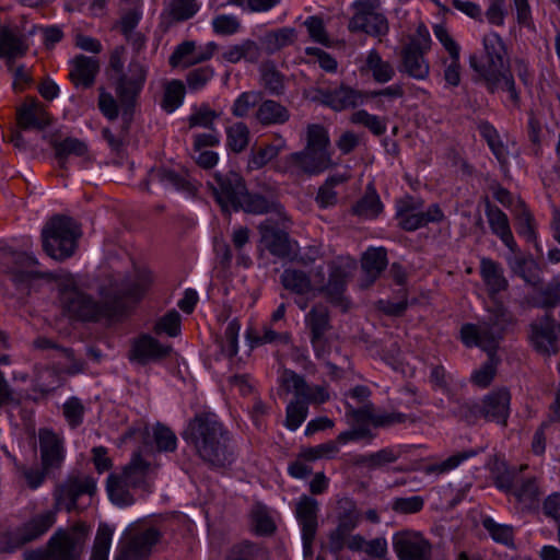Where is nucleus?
<instances>
[{"instance_id":"nucleus-23","label":"nucleus","mask_w":560,"mask_h":560,"mask_svg":"<svg viewBox=\"0 0 560 560\" xmlns=\"http://www.w3.org/2000/svg\"><path fill=\"white\" fill-rule=\"evenodd\" d=\"M38 441L44 469H59L66 457L63 438L50 429H40L38 431Z\"/></svg>"},{"instance_id":"nucleus-21","label":"nucleus","mask_w":560,"mask_h":560,"mask_svg":"<svg viewBox=\"0 0 560 560\" xmlns=\"http://www.w3.org/2000/svg\"><path fill=\"white\" fill-rule=\"evenodd\" d=\"M83 544L78 532L58 529L48 540L51 560H81Z\"/></svg>"},{"instance_id":"nucleus-8","label":"nucleus","mask_w":560,"mask_h":560,"mask_svg":"<svg viewBox=\"0 0 560 560\" xmlns=\"http://www.w3.org/2000/svg\"><path fill=\"white\" fill-rule=\"evenodd\" d=\"M431 43L428 28L420 24L400 49L399 72L418 81L427 80L430 74V62L425 55L431 49Z\"/></svg>"},{"instance_id":"nucleus-17","label":"nucleus","mask_w":560,"mask_h":560,"mask_svg":"<svg viewBox=\"0 0 560 560\" xmlns=\"http://www.w3.org/2000/svg\"><path fill=\"white\" fill-rule=\"evenodd\" d=\"M96 490L94 478L89 476L69 477L66 481L58 485L54 491L55 505L57 512L60 509L72 511L77 506L78 499L83 494L93 495Z\"/></svg>"},{"instance_id":"nucleus-63","label":"nucleus","mask_w":560,"mask_h":560,"mask_svg":"<svg viewBox=\"0 0 560 560\" xmlns=\"http://www.w3.org/2000/svg\"><path fill=\"white\" fill-rule=\"evenodd\" d=\"M353 536L352 530L337 524V526L329 532L327 537L328 551L335 556H339L345 548L350 550V541Z\"/></svg>"},{"instance_id":"nucleus-22","label":"nucleus","mask_w":560,"mask_h":560,"mask_svg":"<svg viewBox=\"0 0 560 560\" xmlns=\"http://www.w3.org/2000/svg\"><path fill=\"white\" fill-rule=\"evenodd\" d=\"M161 536V532L155 527H148L136 533L121 547L116 560H145Z\"/></svg>"},{"instance_id":"nucleus-49","label":"nucleus","mask_w":560,"mask_h":560,"mask_svg":"<svg viewBox=\"0 0 560 560\" xmlns=\"http://www.w3.org/2000/svg\"><path fill=\"white\" fill-rule=\"evenodd\" d=\"M365 65L377 83H387L395 75L393 65L389 61L383 60L375 49L369 51Z\"/></svg>"},{"instance_id":"nucleus-25","label":"nucleus","mask_w":560,"mask_h":560,"mask_svg":"<svg viewBox=\"0 0 560 560\" xmlns=\"http://www.w3.org/2000/svg\"><path fill=\"white\" fill-rule=\"evenodd\" d=\"M153 282L150 271H139L133 279L124 280L113 291V300L117 307L126 301L138 303L147 293Z\"/></svg>"},{"instance_id":"nucleus-10","label":"nucleus","mask_w":560,"mask_h":560,"mask_svg":"<svg viewBox=\"0 0 560 560\" xmlns=\"http://www.w3.org/2000/svg\"><path fill=\"white\" fill-rule=\"evenodd\" d=\"M57 510L49 509L34 514L13 532L0 536V552H12L25 544L39 539L56 523Z\"/></svg>"},{"instance_id":"nucleus-64","label":"nucleus","mask_w":560,"mask_h":560,"mask_svg":"<svg viewBox=\"0 0 560 560\" xmlns=\"http://www.w3.org/2000/svg\"><path fill=\"white\" fill-rule=\"evenodd\" d=\"M498 360L495 352H488V360L478 370L471 374V382L481 388L488 387L497 373Z\"/></svg>"},{"instance_id":"nucleus-1","label":"nucleus","mask_w":560,"mask_h":560,"mask_svg":"<svg viewBox=\"0 0 560 560\" xmlns=\"http://www.w3.org/2000/svg\"><path fill=\"white\" fill-rule=\"evenodd\" d=\"M482 48L469 58V66L491 94L504 91L513 106L520 107L521 93L509 68L508 47L503 38L495 32L483 35Z\"/></svg>"},{"instance_id":"nucleus-12","label":"nucleus","mask_w":560,"mask_h":560,"mask_svg":"<svg viewBox=\"0 0 560 560\" xmlns=\"http://www.w3.org/2000/svg\"><path fill=\"white\" fill-rule=\"evenodd\" d=\"M332 165L331 154H323L320 151L304 147L303 150L284 156L279 165V171L292 176H315Z\"/></svg>"},{"instance_id":"nucleus-51","label":"nucleus","mask_w":560,"mask_h":560,"mask_svg":"<svg viewBox=\"0 0 560 560\" xmlns=\"http://www.w3.org/2000/svg\"><path fill=\"white\" fill-rule=\"evenodd\" d=\"M247 339L252 348L260 347L267 343H283L290 342V334L277 332L269 326H264L260 329H250L247 331Z\"/></svg>"},{"instance_id":"nucleus-62","label":"nucleus","mask_w":560,"mask_h":560,"mask_svg":"<svg viewBox=\"0 0 560 560\" xmlns=\"http://www.w3.org/2000/svg\"><path fill=\"white\" fill-rule=\"evenodd\" d=\"M261 96V93L256 91L241 93L231 107L232 115L237 118L247 117L253 108L259 106Z\"/></svg>"},{"instance_id":"nucleus-43","label":"nucleus","mask_w":560,"mask_h":560,"mask_svg":"<svg viewBox=\"0 0 560 560\" xmlns=\"http://www.w3.org/2000/svg\"><path fill=\"white\" fill-rule=\"evenodd\" d=\"M346 418L350 425L363 429L365 431H372L371 425L374 428L378 427L381 413L374 411L372 404H365L361 408H353L351 405H347Z\"/></svg>"},{"instance_id":"nucleus-60","label":"nucleus","mask_w":560,"mask_h":560,"mask_svg":"<svg viewBox=\"0 0 560 560\" xmlns=\"http://www.w3.org/2000/svg\"><path fill=\"white\" fill-rule=\"evenodd\" d=\"M261 83L272 95H281L284 91V78L271 62L260 67Z\"/></svg>"},{"instance_id":"nucleus-4","label":"nucleus","mask_w":560,"mask_h":560,"mask_svg":"<svg viewBox=\"0 0 560 560\" xmlns=\"http://www.w3.org/2000/svg\"><path fill=\"white\" fill-rule=\"evenodd\" d=\"M516 324L514 315L502 304L488 310L485 319L477 324H465L460 328V339L467 347H479L487 352H495L504 334Z\"/></svg>"},{"instance_id":"nucleus-46","label":"nucleus","mask_w":560,"mask_h":560,"mask_svg":"<svg viewBox=\"0 0 560 560\" xmlns=\"http://www.w3.org/2000/svg\"><path fill=\"white\" fill-rule=\"evenodd\" d=\"M350 550L353 552L363 551L372 558L384 560L388 552L387 540L384 537L365 540L362 535L354 534L350 541Z\"/></svg>"},{"instance_id":"nucleus-6","label":"nucleus","mask_w":560,"mask_h":560,"mask_svg":"<svg viewBox=\"0 0 560 560\" xmlns=\"http://www.w3.org/2000/svg\"><path fill=\"white\" fill-rule=\"evenodd\" d=\"M79 236V226L71 218L56 215L42 231L43 249L52 259L65 260L73 255Z\"/></svg>"},{"instance_id":"nucleus-53","label":"nucleus","mask_w":560,"mask_h":560,"mask_svg":"<svg viewBox=\"0 0 560 560\" xmlns=\"http://www.w3.org/2000/svg\"><path fill=\"white\" fill-rule=\"evenodd\" d=\"M481 137L487 141L491 152L500 163H506L508 149L500 139L498 130L488 121H482L479 127Z\"/></svg>"},{"instance_id":"nucleus-58","label":"nucleus","mask_w":560,"mask_h":560,"mask_svg":"<svg viewBox=\"0 0 560 560\" xmlns=\"http://www.w3.org/2000/svg\"><path fill=\"white\" fill-rule=\"evenodd\" d=\"M350 121L354 125H361L368 128L374 136H382L386 132L387 126L385 118L370 114L365 109H359L352 113Z\"/></svg>"},{"instance_id":"nucleus-61","label":"nucleus","mask_w":560,"mask_h":560,"mask_svg":"<svg viewBox=\"0 0 560 560\" xmlns=\"http://www.w3.org/2000/svg\"><path fill=\"white\" fill-rule=\"evenodd\" d=\"M219 117V114L211 109L208 104H201L200 106H195L192 108L191 114L188 116V126L189 128L201 127L209 130L215 129L214 120Z\"/></svg>"},{"instance_id":"nucleus-14","label":"nucleus","mask_w":560,"mask_h":560,"mask_svg":"<svg viewBox=\"0 0 560 560\" xmlns=\"http://www.w3.org/2000/svg\"><path fill=\"white\" fill-rule=\"evenodd\" d=\"M377 0H357L354 14L349 21L351 32H364L372 36H382L388 32L387 19L377 11Z\"/></svg>"},{"instance_id":"nucleus-11","label":"nucleus","mask_w":560,"mask_h":560,"mask_svg":"<svg viewBox=\"0 0 560 560\" xmlns=\"http://www.w3.org/2000/svg\"><path fill=\"white\" fill-rule=\"evenodd\" d=\"M396 219L402 230L412 232L429 223L441 222L444 213L438 203L424 209V201L421 198L405 196L396 202Z\"/></svg>"},{"instance_id":"nucleus-45","label":"nucleus","mask_w":560,"mask_h":560,"mask_svg":"<svg viewBox=\"0 0 560 560\" xmlns=\"http://www.w3.org/2000/svg\"><path fill=\"white\" fill-rule=\"evenodd\" d=\"M399 456L400 453L394 447H384L374 453L357 455L353 459V464L373 470L395 463Z\"/></svg>"},{"instance_id":"nucleus-36","label":"nucleus","mask_w":560,"mask_h":560,"mask_svg":"<svg viewBox=\"0 0 560 560\" xmlns=\"http://www.w3.org/2000/svg\"><path fill=\"white\" fill-rule=\"evenodd\" d=\"M513 213L517 234L524 237L527 242L534 243L536 248L539 249L534 217L522 199L516 200Z\"/></svg>"},{"instance_id":"nucleus-27","label":"nucleus","mask_w":560,"mask_h":560,"mask_svg":"<svg viewBox=\"0 0 560 560\" xmlns=\"http://www.w3.org/2000/svg\"><path fill=\"white\" fill-rule=\"evenodd\" d=\"M161 183L166 188H173L178 191L191 194L196 190V185L191 180L186 170H175L167 167L152 168L148 175V182H145V189L149 190V183Z\"/></svg>"},{"instance_id":"nucleus-41","label":"nucleus","mask_w":560,"mask_h":560,"mask_svg":"<svg viewBox=\"0 0 560 560\" xmlns=\"http://www.w3.org/2000/svg\"><path fill=\"white\" fill-rule=\"evenodd\" d=\"M283 288L296 295H305L314 291L310 276L299 269L287 268L280 276Z\"/></svg>"},{"instance_id":"nucleus-20","label":"nucleus","mask_w":560,"mask_h":560,"mask_svg":"<svg viewBox=\"0 0 560 560\" xmlns=\"http://www.w3.org/2000/svg\"><path fill=\"white\" fill-rule=\"evenodd\" d=\"M171 352V346L163 345L151 335L143 334L132 341L129 360L140 365H147L167 358Z\"/></svg>"},{"instance_id":"nucleus-56","label":"nucleus","mask_w":560,"mask_h":560,"mask_svg":"<svg viewBox=\"0 0 560 560\" xmlns=\"http://www.w3.org/2000/svg\"><path fill=\"white\" fill-rule=\"evenodd\" d=\"M249 143V129L244 122H235L226 128V145L234 153L243 152Z\"/></svg>"},{"instance_id":"nucleus-48","label":"nucleus","mask_w":560,"mask_h":560,"mask_svg":"<svg viewBox=\"0 0 560 560\" xmlns=\"http://www.w3.org/2000/svg\"><path fill=\"white\" fill-rule=\"evenodd\" d=\"M56 159L61 167L66 166V161L70 155L84 156L88 153V145L84 141L68 137L63 140L51 142Z\"/></svg>"},{"instance_id":"nucleus-38","label":"nucleus","mask_w":560,"mask_h":560,"mask_svg":"<svg viewBox=\"0 0 560 560\" xmlns=\"http://www.w3.org/2000/svg\"><path fill=\"white\" fill-rule=\"evenodd\" d=\"M28 45L11 28L0 30V57L14 60L25 55Z\"/></svg>"},{"instance_id":"nucleus-32","label":"nucleus","mask_w":560,"mask_h":560,"mask_svg":"<svg viewBox=\"0 0 560 560\" xmlns=\"http://www.w3.org/2000/svg\"><path fill=\"white\" fill-rule=\"evenodd\" d=\"M243 210L252 214H264L275 212L279 217H283V207L275 199H268L259 194H249L246 189L244 198L236 205L234 211Z\"/></svg>"},{"instance_id":"nucleus-57","label":"nucleus","mask_w":560,"mask_h":560,"mask_svg":"<svg viewBox=\"0 0 560 560\" xmlns=\"http://www.w3.org/2000/svg\"><path fill=\"white\" fill-rule=\"evenodd\" d=\"M284 148L285 141L282 138H279V142L277 144H267L256 152H253L248 159V168L259 170L264 167L267 163L277 158Z\"/></svg>"},{"instance_id":"nucleus-50","label":"nucleus","mask_w":560,"mask_h":560,"mask_svg":"<svg viewBox=\"0 0 560 560\" xmlns=\"http://www.w3.org/2000/svg\"><path fill=\"white\" fill-rule=\"evenodd\" d=\"M360 511L357 508L355 502L350 498H341L337 502V524L354 530L360 523Z\"/></svg>"},{"instance_id":"nucleus-42","label":"nucleus","mask_w":560,"mask_h":560,"mask_svg":"<svg viewBox=\"0 0 560 560\" xmlns=\"http://www.w3.org/2000/svg\"><path fill=\"white\" fill-rule=\"evenodd\" d=\"M305 325L310 329V336L318 339L330 330V315L327 306L324 304H315L305 315Z\"/></svg>"},{"instance_id":"nucleus-54","label":"nucleus","mask_w":560,"mask_h":560,"mask_svg":"<svg viewBox=\"0 0 560 560\" xmlns=\"http://www.w3.org/2000/svg\"><path fill=\"white\" fill-rule=\"evenodd\" d=\"M305 140L306 148L315 150L317 152L320 151L323 152V154H330V138L328 135V130L323 125H308L306 128Z\"/></svg>"},{"instance_id":"nucleus-44","label":"nucleus","mask_w":560,"mask_h":560,"mask_svg":"<svg viewBox=\"0 0 560 560\" xmlns=\"http://www.w3.org/2000/svg\"><path fill=\"white\" fill-rule=\"evenodd\" d=\"M296 39V31L293 27H281L266 33L260 42L264 50L272 55L280 49L292 45Z\"/></svg>"},{"instance_id":"nucleus-7","label":"nucleus","mask_w":560,"mask_h":560,"mask_svg":"<svg viewBox=\"0 0 560 560\" xmlns=\"http://www.w3.org/2000/svg\"><path fill=\"white\" fill-rule=\"evenodd\" d=\"M511 394L502 387L487 394L481 401H465L459 405L457 415L468 423L482 418L506 427L510 416Z\"/></svg>"},{"instance_id":"nucleus-9","label":"nucleus","mask_w":560,"mask_h":560,"mask_svg":"<svg viewBox=\"0 0 560 560\" xmlns=\"http://www.w3.org/2000/svg\"><path fill=\"white\" fill-rule=\"evenodd\" d=\"M354 267V261L348 258L339 257L331 260L328 265L329 278L326 283L324 282V268L318 266L315 271V277L319 278V285L316 290L322 293L330 304L339 306L342 311H347L349 306L345 292L347 288V279Z\"/></svg>"},{"instance_id":"nucleus-29","label":"nucleus","mask_w":560,"mask_h":560,"mask_svg":"<svg viewBox=\"0 0 560 560\" xmlns=\"http://www.w3.org/2000/svg\"><path fill=\"white\" fill-rule=\"evenodd\" d=\"M98 71L100 62L95 57L78 55L71 60L69 78L77 88L89 89Z\"/></svg>"},{"instance_id":"nucleus-30","label":"nucleus","mask_w":560,"mask_h":560,"mask_svg":"<svg viewBox=\"0 0 560 560\" xmlns=\"http://www.w3.org/2000/svg\"><path fill=\"white\" fill-rule=\"evenodd\" d=\"M486 217L491 232L512 252L517 253L518 246L514 240L508 215L497 206L487 203Z\"/></svg>"},{"instance_id":"nucleus-52","label":"nucleus","mask_w":560,"mask_h":560,"mask_svg":"<svg viewBox=\"0 0 560 560\" xmlns=\"http://www.w3.org/2000/svg\"><path fill=\"white\" fill-rule=\"evenodd\" d=\"M107 492L110 501L119 506H128L133 503V497L129 492V485L125 483L118 474H110L107 478Z\"/></svg>"},{"instance_id":"nucleus-13","label":"nucleus","mask_w":560,"mask_h":560,"mask_svg":"<svg viewBox=\"0 0 560 560\" xmlns=\"http://www.w3.org/2000/svg\"><path fill=\"white\" fill-rule=\"evenodd\" d=\"M207 185L223 211L234 210L246 192L244 178L233 171L217 172L207 182Z\"/></svg>"},{"instance_id":"nucleus-47","label":"nucleus","mask_w":560,"mask_h":560,"mask_svg":"<svg viewBox=\"0 0 560 560\" xmlns=\"http://www.w3.org/2000/svg\"><path fill=\"white\" fill-rule=\"evenodd\" d=\"M480 452H481V450H467V451L458 452L442 462L425 465L423 467L422 471L428 476H430V475L441 476V475L447 474V472L456 469L465 460L478 455Z\"/></svg>"},{"instance_id":"nucleus-18","label":"nucleus","mask_w":560,"mask_h":560,"mask_svg":"<svg viewBox=\"0 0 560 560\" xmlns=\"http://www.w3.org/2000/svg\"><path fill=\"white\" fill-rule=\"evenodd\" d=\"M393 548L399 560H431L432 546L419 532L401 530L394 534Z\"/></svg>"},{"instance_id":"nucleus-24","label":"nucleus","mask_w":560,"mask_h":560,"mask_svg":"<svg viewBox=\"0 0 560 560\" xmlns=\"http://www.w3.org/2000/svg\"><path fill=\"white\" fill-rule=\"evenodd\" d=\"M318 94L320 103L336 112L355 108L362 105L366 98L365 93L348 85L322 89L318 91Z\"/></svg>"},{"instance_id":"nucleus-37","label":"nucleus","mask_w":560,"mask_h":560,"mask_svg":"<svg viewBox=\"0 0 560 560\" xmlns=\"http://www.w3.org/2000/svg\"><path fill=\"white\" fill-rule=\"evenodd\" d=\"M260 47L252 39L242 40L238 44L229 46L222 54V59L230 63H237L241 60L255 63L260 58Z\"/></svg>"},{"instance_id":"nucleus-59","label":"nucleus","mask_w":560,"mask_h":560,"mask_svg":"<svg viewBox=\"0 0 560 560\" xmlns=\"http://www.w3.org/2000/svg\"><path fill=\"white\" fill-rule=\"evenodd\" d=\"M560 304V279H553L540 289L533 299V305L539 308H553Z\"/></svg>"},{"instance_id":"nucleus-39","label":"nucleus","mask_w":560,"mask_h":560,"mask_svg":"<svg viewBox=\"0 0 560 560\" xmlns=\"http://www.w3.org/2000/svg\"><path fill=\"white\" fill-rule=\"evenodd\" d=\"M480 275L491 295L505 290L508 287L501 266L492 259H481Z\"/></svg>"},{"instance_id":"nucleus-26","label":"nucleus","mask_w":560,"mask_h":560,"mask_svg":"<svg viewBox=\"0 0 560 560\" xmlns=\"http://www.w3.org/2000/svg\"><path fill=\"white\" fill-rule=\"evenodd\" d=\"M156 468V465L145 460L141 452L138 451L132 454L130 462L122 468V471L118 474V476L131 488L145 490Z\"/></svg>"},{"instance_id":"nucleus-16","label":"nucleus","mask_w":560,"mask_h":560,"mask_svg":"<svg viewBox=\"0 0 560 560\" xmlns=\"http://www.w3.org/2000/svg\"><path fill=\"white\" fill-rule=\"evenodd\" d=\"M319 502L307 494L301 495L294 503V515L301 528L303 549L311 552L318 530Z\"/></svg>"},{"instance_id":"nucleus-5","label":"nucleus","mask_w":560,"mask_h":560,"mask_svg":"<svg viewBox=\"0 0 560 560\" xmlns=\"http://www.w3.org/2000/svg\"><path fill=\"white\" fill-rule=\"evenodd\" d=\"M58 291L62 312L70 319L98 322L114 315L112 306L80 290L71 278L61 280Z\"/></svg>"},{"instance_id":"nucleus-35","label":"nucleus","mask_w":560,"mask_h":560,"mask_svg":"<svg viewBox=\"0 0 560 560\" xmlns=\"http://www.w3.org/2000/svg\"><path fill=\"white\" fill-rule=\"evenodd\" d=\"M255 118L262 126L282 125L290 119V112L273 100H265L260 101Z\"/></svg>"},{"instance_id":"nucleus-3","label":"nucleus","mask_w":560,"mask_h":560,"mask_svg":"<svg viewBox=\"0 0 560 560\" xmlns=\"http://www.w3.org/2000/svg\"><path fill=\"white\" fill-rule=\"evenodd\" d=\"M124 48L116 47L109 57L110 79L121 105V116L125 121H130L147 81L148 67L137 59L129 62L127 71L124 70Z\"/></svg>"},{"instance_id":"nucleus-31","label":"nucleus","mask_w":560,"mask_h":560,"mask_svg":"<svg viewBox=\"0 0 560 560\" xmlns=\"http://www.w3.org/2000/svg\"><path fill=\"white\" fill-rule=\"evenodd\" d=\"M18 122L23 129H44L50 117L37 100L31 98L18 109Z\"/></svg>"},{"instance_id":"nucleus-33","label":"nucleus","mask_w":560,"mask_h":560,"mask_svg":"<svg viewBox=\"0 0 560 560\" xmlns=\"http://www.w3.org/2000/svg\"><path fill=\"white\" fill-rule=\"evenodd\" d=\"M387 266V252L383 247L369 248L362 257L364 287L371 285Z\"/></svg>"},{"instance_id":"nucleus-28","label":"nucleus","mask_w":560,"mask_h":560,"mask_svg":"<svg viewBox=\"0 0 560 560\" xmlns=\"http://www.w3.org/2000/svg\"><path fill=\"white\" fill-rule=\"evenodd\" d=\"M260 242L264 247L273 256L284 259L291 255V244L287 232L273 228L269 220L258 225Z\"/></svg>"},{"instance_id":"nucleus-2","label":"nucleus","mask_w":560,"mask_h":560,"mask_svg":"<svg viewBox=\"0 0 560 560\" xmlns=\"http://www.w3.org/2000/svg\"><path fill=\"white\" fill-rule=\"evenodd\" d=\"M180 435L212 467H226L235 460L231 433L213 412L196 413Z\"/></svg>"},{"instance_id":"nucleus-55","label":"nucleus","mask_w":560,"mask_h":560,"mask_svg":"<svg viewBox=\"0 0 560 560\" xmlns=\"http://www.w3.org/2000/svg\"><path fill=\"white\" fill-rule=\"evenodd\" d=\"M185 85L180 80H171L164 84L161 107L166 113H173L184 101Z\"/></svg>"},{"instance_id":"nucleus-40","label":"nucleus","mask_w":560,"mask_h":560,"mask_svg":"<svg viewBox=\"0 0 560 560\" xmlns=\"http://www.w3.org/2000/svg\"><path fill=\"white\" fill-rule=\"evenodd\" d=\"M383 211V203L372 185L366 187L365 194L353 205L352 212L364 220H372Z\"/></svg>"},{"instance_id":"nucleus-34","label":"nucleus","mask_w":560,"mask_h":560,"mask_svg":"<svg viewBox=\"0 0 560 560\" xmlns=\"http://www.w3.org/2000/svg\"><path fill=\"white\" fill-rule=\"evenodd\" d=\"M540 490L534 478H521L512 494L514 501L523 511L536 509L540 501Z\"/></svg>"},{"instance_id":"nucleus-15","label":"nucleus","mask_w":560,"mask_h":560,"mask_svg":"<svg viewBox=\"0 0 560 560\" xmlns=\"http://www.w3.org/2000/svg\"><path fill=\"white\" fill-rule=\"evenodd\" d=\"M281 386L296 397V401L307 405H322L330 399L326 385H311L302 375L292 370H283L280 377Z\"/></svg>"},{"instance_id":"nucleus-19","label":"nucleus","mask_w":560,"mask_h":560,"mask_svg":"<svg viewBox=\"0 0 560 560\" xmlns=\"http://www.w3.org/2000/svg\"><path fill=\"white\" fill-rule=\"evenodd\" d=\"M529 327V339L537 352L547 355L558 352L557 325L552 315L546 314L535 319Z\"/></svg>"}]
</instances>
